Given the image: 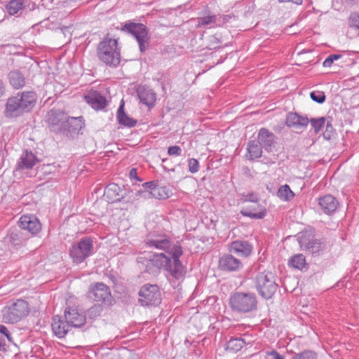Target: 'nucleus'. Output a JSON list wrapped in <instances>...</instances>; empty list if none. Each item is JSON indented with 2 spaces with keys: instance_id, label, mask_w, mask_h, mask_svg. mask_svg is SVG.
<instances>
[{
  "instance_id": "nucleus-48",
  "label": "nucleus",
  "mask_w": 359,
  "mask_h": 359,
  "mask_svg": "<svg viewBox=\"0 0 359 359\" xmlns=\"http://www.w3.org/2000/svg\"><path fill=\"white\" fill-rule=\"evenodd\" d=\"M129 176L131 179H135L137 181L141 182L142 180L137 176V170L136 168H133L130 170Z\"/></svg>"
},
{
  "instance_id": "nucleus-22",
  "label": "nucleus",
  "mask_w": 359,
  "mask_h": 359,
  "mask_svg": "<svg viewBox=\"0 0 359 359\" xmlns=\"http://www.w3.org/2000/svg\"><path fill=\"white\" fill-rule=\"evenodd\" d=\"M67 116V115L63 111H51L48 117L50 130L55 133H61L60 128H62Z\"/></svg>"
},
{
  "instance_id": "nucleus-9",
  "label": "nucleus",
  "mask_w": 359,
  "mask_h": 359,
  "mask_svg": "<svg viewBox=\"0 0 359 359\" xmlns=\"http://www.w3.org/2000/svg\"><path fill=\"white\" fill-rule=\"evenodd\" d=\"M139 302L143 306H157L161 302V294L157 285L146 284L139 291Z\"/></svg>"
},
{
  "instance_id": "nucleus-31",
  "label": "nucleus",
  "mask_w": 359,
  "mask_h": 359,
  "mask_svg": "<svg viewBox=\"0 0 359 359\" xmlns=\"http://www.w3.org/2000/svg\"><path fill=\"white\" fill-rule=\"evenodd\" d=\"M245 344H246V342L242 337L231 338L226 344V349L233 352H237L240 351Z\"/></svg>"
},
{
  "instance_id": "nucleus-12",
  "label": "nucleus",
  "mask_w": 359,
  "mask_h": 359,
  "mask_svg": "<svg viewBox=\"0 0 359 359\" xmlns=\"http://www.w3.org/2000/svg\"><path fill=\"white\" fill-rule=\"evenodd\" d=\"M64 318L72 327H80L86 322V315L76 306H68L65 310Z\"/></svg>"
},
{
  "instance_id": "nucleus-45",
  "label": "nucleus",
  "mask_w": 359,
  "mask_h": 359,
  "mask_svg": "<svg viewBox=\"0 0 359 359\" xmlns=\"http://www.w3.org/2000/svg\"><path fill=\"white\" fill-rule=\"evenodd\" d=\"M169 156H179L182 154V149L179 146H171L168 148Z\"/></svg>"
},
{
  "instance_id": "nucleus-29",
  "label": "nucleus",
  "mask_w": 359,
  "mask_h": 359,
  "mask_svg": "<svg viewBox=\"0 0 359 359\" xmlns=\"http://www.w3.org/2000/svg\"><path fill=\"white\" fill-rule=\"evenodd\" d=\"M117 119L121 125L133 127L136 125L137 121L129 117L123 110V103L120 105L117 111Z\"/></svg>"
},
{
  "instance_id": "nucleus-34",
  "label": "nucleus",
  "mask_w": 359,
  "mask_h": 359,
  "mask_svg": "<svg viewBox=\"0 0 359 359\" xmlns=\"http://www.w3.org/2000/svg\"><path fill=\"white\" fill-rule=\"evenodd\" d=\"M22 8V0H11L6 6L8 13L12 15L18 13Z\"/></svg>"
},
{
  "instance_id": "nucleus-50",
  "label": "nucleus",
  "mask_w": 359,
  "mask_h": 359,
  "mask_svg": "<svg viewBox=\"0 0 359 359\" xmlns=\"http://www.w3.org/2000/svg\"><path fill=\"white\" fill-rule=\"evenodd\" d=\"M332 129H333V128L332 126V121L330 120L327 119V122H326V130L330 131V130H332Z\"/></svg>"
},
{
  "instance_id": "nucleus-26",
  "label": "nucleus",
  "mask_w": 359,
  "mask_h": 359,
  "mask_svg": "<svg viewBox=\"0 0 359 359\" xmlns=\"http://www.w3.org/2000/svg\"><path fill=\"white\" fill-rule=\"evenodd\" d=\"M121 192V188L118 184L112 183L106 187L104 196L109 203H115L121 201L122 198Z\"/></svg>"
},
{
  "instance_id": "nucleus-47",
  "label": "nucleus",
  "mask_w": 359,
  "mask_h": 359,
  "mask_svg": "<svg viewBox=\"0 0 359 359\" xmlns=\"http://www.w3.org/2000/svg\"><path fill=\"white\" fill-rule=\"evenodd\" d=\"M268 355H271L274 359H284L283 356H282L277 351L272 350L271 351L266 352Z\"/></svg>"
},
{
  "instance_id": "nucleus-40",
  "label": "nucleus",
  "mask_w": 359,
  "mask_h": 359,
  "mask_svg": "<svg viewBox=\"0 0 359 359\" xmlns=\"http://www.w3.org/2000/svg\"><path fill=\"white\" fill-rule=\"evenodd\" d=\"M102 311L103 309L101 305L95 304L87 311V315L90 318L94 319L100 316Z\"/></svg>"
},
{
  "instance_id": "nucleus-35",
  "label": "nucleus",
  "mask_w": 359,
  "mask_h": 359,
  "mask_svg": "<svg viewBox=\"0 0 359 359\" xmlns=\"http://www.w3.org/2000/svg\"><path fill=\"white\" fill-rule=\"evenodd\" d=\"M218 17L216 15H208L198 18V26L212 25L217 21Z\"/></svg>"
},
{
  "instance_id": "nucleus-24",
  "label": "nucleus",
  "mask_w": 359,
  "mask_h": 359,
  "mask_svg": "<svg viewBox=\"0 0 359 359\" xmlns=\"http://www.w3.org/2000/svg\"><path fill=\"white\" fill-rule=\"evenodd\" d=\"M36 162V156L32 151L25 150L17 163L16 170L32 169Z\"/></svg>"
},
{
  "instance_id": "nucleus-15",
  "label": "nucleus",
  "mask_w": 359,
  "mask_h": 359,
  "mask_svg": "<svg viewBox=\"0 0 359 359\" xmlns=\"http://www.w3.org/2000/svg\"><path fill=\"white\" fill-rule=\"evenodd\" d=\"M302 249L309 251L313 255H319L325 249V244L313 238H309L306 236H302L299 239Z\"/></svg>"
},
{
  "instance_id": "nucleus-3",
  "label": "nucleus",
  "mask_w": 359,
  "mask_h": 359,
  "mask_svg": "<svg viewBox=\"0 0 359 359\" xmlns=\"http://www.w3.org/2000/svg\"><path fill=\"white\" fill-rule=\"evenodd\" d=\"M98 59L107 66L116 67L121 62V52L116 39L104 38L97 47Z\"/></svg>"
},
{
  "instance_id": "nucleus-4",
  "label": "nucleus",
  "mask_w": 359,
  "mask_h": 359,
  "mask_svg": "<svg viewBox=\"0 0 359 359\" xmlns=\"http://www.w3.org/2000/svg\"><path fill=\"white\" fill-rule=\"evenodd\" d=\"M29 313V304L23 299H17L7 304L1 310L2 322L11 324L18 323Z\"/></svg>"
},
{
  "instance_id": "nucleus-7",
  "label": "nucleus",
  "mask_w": 359,
  "mask_h": 359,
  "mask_svg": "<svg viewBox=\"0 0 359 359\" xmlns=\"http://www.w3.org/2000/svg\"><path fill=\"white\" fill-rule=\"evenodd\" d=\"M93 241L90 237L81 238L79 242L72 245L69 255L76 264L82 263L93 254Z\"/></svg>"
},
{
  "instance_id": "nucleus-21",
  "label": "nucleus",
  "mask_w": 359,
  "mask_h": 359,
  "mask_svg": "<svg viewBox=\"0 0 359 359\" xmlns=\"http://www.w3.org/2000/svg\"><path fill=\"white\" fill-rule=\"evenodd\" d=\"M229 250L238 256L248 257L252 251V246L248 241L237 240L230 243Z\"/></svg>"
},
{
  "instance_id": "nucleus-1",
  "label": "nucleus",
  "mask_w": 359,
  "mask_h": 359,
  "mask_svg": "<svg viewBox=\"0 0 359 359\" xmlns=\"http://www.w3.org/2000/svg\"><path fill=\"white\" fill-rule=\"evenodd\" d=\"M172 249V251L168 253V255L164 253H149L144 257L140 256L137 260L140 262L143 259H147L151 266L168 271L172 278L177 280H183L186 274V268L180 260L183 253L182 246L175 245Z\"/></svg>"
},
{
  "instance_id": "nucleus-42",
  "label": "nucleus",
  "mask_w": 359,
  "mask_h": 359,
  "mask_svg": "<svg viewBox=\"0 0 359 359\" xmlns=\"http://www.w3.org/2000/svg\"><path fill=\"white\" fill-rule=\"evenodd\" d=\"M341 57L342 55L341 54L330 55L323 61V66L324 67H330L332 66L334 61L341 58Z\"/></svg>"
},
{
  "instance_id": "nucleus-5",
  "label": "nucleus",
  "mask_w": 359,
  "mask_h": 359,
  "mask_svg": "<svg viewBox=\"0 0 359 359\" xmlns=\"http://www.w3.org/2000/svg\"><path fill=\"white\" fill-rule=\"evenodd\" d=\"M257 299L252 292H235L229 298V306L232 311L246 313L257 309Z\"/></svg>"
},
{
  "instance_id": "nucleus-38",
  "label": "nucleus",
  "mask_w": 359,
  "mask_h": 359,
  "mask_svg": "<svg viewBox=\"0 0 359 359\" xmlns=\"http://www.w3.org/2000/svg\"><path fill=\"white\" fill-rule=\"evenodd\" d=\"M290 359H317V355L312 351H304L300 353H294Z\"/></svg>"
},
{
  "instance_id": "nucleus-11",
  "label": "nucleus",
  "mask_w": 359,
  "mask_h": 359,
  "mask_svg": "<svg viewBox=\"0 0 359 359\" xmlns=\"http://www.w3.org/2000/svg\"><path fill=\"white\" fill-rule=\"evenodd\" d=\"M88 297L95 302L111 304L114 301L109 287L102 283L91 284L88 289Z\"/></svg>"
},
{
  "instance_id": "nucleus-18",
  "label": "nucleus",
  "mask_w": 359,
  "mask_h": 359,
  "mask_svg": "<svg viewBox=\"0 0 359 359\" xmlns=\"http://www.w3.org/2000/svg\"><path fill=\"white\" fill-rule=\"evenodd\" d=\"M51 327L54 334L60 339L63 338L72 327L69 323L60 316L53 317Z\"/></svg>"
},
{
  "instance_id": "nucleus-43",
  "label": "nucleus",
  "mask_w": 359,
  "mask_h": 359,
  "mask_svg": "<svg viewBox=\"0 0 359 359\" xmlns=\"http://www.w3.org/2000/svg\"><path fill=\"white\" fill-rule=\"evenodd\" d=\"M241 200L243 202H252L257 203L259 200L257 194L255 192H251L242 196Z\"/></svg>"
},
{
  "instance_id": "nucleus-28",
  "label": "nucleus",
  "mask_w": 359,
  "mask_h": 359,
  "mask_svg": "<svg viewBox=\"0 0 359 359\" xmlns=\"http://www.w3.org/2000/svg\"><path fill=\"white\" fill-rule=\"evenodd\" d=\"M241 214L243 216L250 217L255 219H263L266 215V211L265 208H262L259 205H257V208H254L252 210L249 208H245L241 210Z\"/></svg>"
},
{
  "instance_id": "nucleus-17",
  "label": "nucleus",
  "mask_w": 359,
  "mask_h": 359,
  "mask_svg": "<svg viewBox=\"0 0 359 359\" xmlns=\"http://www.w3.org/2000/svg\"><path fill=\"white\" fill-rule=\"evenodd\" d=\"M85 101L95 110H100L107 104L106 98L98 91L91 90L84 95Z\"/></svg>"
},
{
  "instance_id": "nucleus-13",
  "label": "nucleus",
  "mask_w": 359,
  "mask_h": 359,
  "mask_svg": "<svg viewBox=\"0 0 359 359\" xmlns=\"http://www.w3.org/2000/svg\"><path fill=\"white\" fill-rule=\"evenodd\" d=\"M317 201L320 211L327 215L334 214L339 205L338 200L331 194L318 197Z\"/></svg>"
},
{
  "instance_id": "nucleus-27",
  "label": "nucleus",
  "mask_w": 359,
  "mask_h": 359,
  "mask_svg": "<svg viewBox=\"0 0 359 359\" xmlns=\"http://www.w3.org/2000/svg\"><path fill=\"white\" fill-rule=\"evenodd\" d=\"M247 157L250 160H255L262 156V146L256 140H251L248 144Z\"/></svg>"
},
{
  "instance_id": "nucleus-46",
  "label": "nucleus",
  "mask_w": 359,
  "mask_h": 359,
  "mask_svg": "<svg viewBox=\"0 0 359 359\" xmlns=\"http://www.w3.org/2000/svg\"><path fill=\"white\" fill-rule=\"evenodd\" d=\"M0 338H2L4 341V338H7L9 341H11V338L8 329L1 324H0Z\"/></svg>"
},
{
  "instance_id": "nucleus-30",
  "label": "nucleus",
  "mask_w": 359,
  "mask_h": 359,
  "mask_svg": "<svg viewBox=\"0 0 359 359\" xmlns=\"http://www.w3.org/2000/svg\"><path fill=\"white\" fill-rule=\"evenodd\" d=\"M11 85L15 89L22 88L25 84L23 74L19 71H12L8 75Z\"/></svg>"
},
{
  "instance_id": "nucleus-44",
  "label": "nucleus",
  "mask_w": 359,
  "mask_h": 359,
  "mask_svg": "<svg viewBox=\"0 0 359 359\" xmlns=\"http://www.w3.org/2000/svg\"><path fill=\"white\" fill-rule=\"evenodd\" d=\"M189 171L191 173H196L199 170V163L196 158H190L188 161Z\"/></svg>"
},
{
  "instance_id": "nucleus-32",
  "label": "nucleus",
  "mask_w": 359,
  "mask_h": 359,
  "mask_svg": "<svg viewBox=\"0 0 359 359\" xmlns=\"http://www.w3.org/2000/svg\"><path fill=\"white\" fill-rule=\"evenodd\" d=\"M277 196L282 201H290L294 197V194L287 184H285L279 187Z\"/></svg>"
},
{
  "instance_id": "nucleus-19",
  "label": "nucleus",
  "mask_w": 359,
  "mask_h": 359,
  "mask_svg": "<svg viewBox=\"0 0 359 359\" xmlns=\"http://www.w3.org/2000/svg\"><path fill=\"white\" fill-rule=\"evenodd\" d=\"M275 135L268 129L262 128L259 130L257 136V142L266 151H271L275 144Z\"/></svg>"
},
{
  "instance_id": "nucleus-10",
  "label": "nucleus",
  "mask_w": 359,
  "mask_h": 359,
  "mask_svg": "<svg viewBox=\"0 0 359 359\" xmlns=\"http://www.w3.org/2000/svg\"><path fill=\"white\" fill-rule=\"evenodd\" d=\"M145 243L149 248L162 250L167 253H171L172 248L179 243H172L168 236L165 233H149L145 238Z\"/></svg>"
},
{
  "instance_id": "nucleus-49",
  "label": "nucleus",
  "mask_w": 359,
  "mask_h": 359,
  "mask_svg": "<svg viewBox=\"0 0 359 359\" xmlns=\"http://www.w3.org/2000/svg\"><path fill=\"white\" fill-rule=\"evenodd\" d=\"M5 92V86L1 79H0V97H1Z\"/></svg>"
},
{
  "instance_id": "nucleus-37",
  "label": "nucleus",
  "mask_w": 359,
  "mask_h": 359,
  "mask_svg": "<svg viewBox=\"0 0 359 359\" xmlns=\"http://www.w3.org/2000/svg\"><path fill=\"white\" fill-rule=\"evenodd\" d=\"M348 25L350 28L359 32V13L355 12L351 13L348 20Z\"/></svg>"
},
{
  "instance_id": "nucleus-16",
  "label": "nucleus",
  "mask_w": 359,
  "mask_h": 359,
  "mask_svg": "<svg viewBox=\"0 0 359 359\" xmlns=\"http://www.w3.org/2000/svg\"><path fill=\"white\" fill-rule=\"evenodd\" d=\"M19 225L20 228L28 231L32 234L38 233L41 229L39 220L33 215H22L19 219Z\"/></svg>"
},
{
  "instance_id": "nucleus-6",
  "label": "nucleus",
  "mask_w": 359,
  "mask_h": 359,
  "mask_svg": "<svg viewBox=\"0 0 359 359\" xmlns=\"http://www.w3.org/2000/svg\"><path fill=\"white\" fill-rule=\"evenodd\" d=\"M256 287L263 298L271 299L278 288L274 274L269 271L259 273L256 276Z\"/></svg>"
},
{
  "instance_id": "nucleus-8",
  "label": "nucleus",
  "mask_w": 359,
  "mask_h": 359,
  "mask_svg": "<svg viewBox=\"0 0 359 359\" xmlns=\"http://www.w3.org/2000/svg\"><path fill=\"white\" fill-rule=\"evenodd\" d=\"M123 29L127 31L135 38L141 53L147 50L150 37L146 25L142 23L128 22L125 24Z\"/></svg>"
},
{
  "instance_id": "nucleus-36",
  "label": "nucleus",
  "mask_w": 359,
  "mask_h": 359,
  "mask_svg": "<svg viewBox=\"0 0 359 359\" xmlns=\"http://www.w3.org/2000/svg\"><path fill=\"white\" fill-rule=\"evenodd\" d=\"M309 122L311 123L312 128L314 129L315 133L318 134L324 127L326 122V118L324 117H319L317 118H313L309 121Z\"/></svg>"
},
{
  "instance_id": "nucleus-20",
  "label": "nucleus",
  "mask_w": 359,
  "mask_h": 359,
  "mask_svg": "<svg viewBox=\"0 0 359 359\" xmlns=\"http://www.w3.org/2000/svg\"><path fill=\"white\" fill-rule=\"evenodd\" d=\"M286 125L294 129H302L306 128L309 120L307 116H302L296 112H290L287 114Z\"/></svg>"
},
{
  "instance_id": "nucleus-23",
  "label": "nucleus",
  "mask_w": 359,
  "mask_h": 359,
  "mask_svg": "<svg viewBox=\"0 0 359 359\" xmlns=\"http://www.w3.org/2000/svg\"><path fill=\"white\" fill-rule=\"evenodd\" d=\"M83 117L67 116L65 121L60 128L61 133H74L81 130L83 126Z\"/></svg>"
},
{
  "instance_id": "nucleus-2",
  "label": "nucleus",
  "mask_w": 359,
  "mask_h": 359,
  "mask_svg": "<svg viewBox=\"0 0 359 359\" xmlns=\"http://www.w3.org/2000/svg\"><path fill=\"white\" fill-rule=\"evenodd\" d=\"M36 94L34 91H23L9 97L6 104V115L18 117L29 111L36 102Z\"/></svg>"
},
{
  "instance_id": "nucleus-33",
  "label": "nucleus",
  "mask_w": 359,
  "mask_h": 359,
  "mask_svg": "<svg viewBox=\"0 0 359 359\" xmlns=\"http://www.w3.org/2000/svg\"><path fill=\"white\" fill-rule=\"evenodd\" d=\"M306 259L302 254H297L289 260V265L294 269L302 270L306 266Z\"/></svg>"
},
{
  "instance_id": "nucleus-14",
  "label": "nucleus",
  "mask_w": 359,
  "mask_h": 359,
  "mask_svg": "<svg viewBox=\"0 0 359 359\" xmlns=\"http://www.w3.org/2000/svg\"><path fill=\"white\" fill-rule=\"evenodd\" d=\"M219 269L224 271H236L243 267L240 259L236 258L231 254H224L219 259Z\"/></svg>"
},
{
  "instance_id": "nucleus-25",
  "label": "nucleus",
  "mask_w": 359,
  "mask_h": 359,
  "mask_svg": "<svg viewBox=\"0 0 359 359\" xmlns=\"http://www.w3.org/2000/svg\"><path fill=\"white\" fill-rule=\"evenodd\" d=\"M137 93L141 102L149 107L154 106L156 102V93L152 89L140 86L138 88Z\"/></svg>"
},
{
  "instance_id": "nucleus-39",
  "label": "nucleus",
  "mask_w": 359,
  "mask_h": 359,
  "mask_svg": "<svg viewBox=\"0 0 359 359\" xmlns=\"http://www.w3.org/2000/svg\"><path fill=\"white\" fill-rule=\"evenodd\" d=\"M143 187L150 190L149 192L145 193V196L147 195L156 196V194H160L161 189L157 187V182L155 181L145 182L143 184Z\"/></svg>"
},
{
  "instance_id": "nucleus-41",
  "label": "nucleus",
  "mask_w": 359,
  "mask_h": 359,
  "mask_svg": "<svg viewBox=\"0 0 359 359\" xmlns=\"http://www.w3.org/2000/svg\"><path fill=\"white\" fill-rule=\"evenodd\" d=\"M310 97L314 102L322 104L325 100V95L323 91H313L310 93Z\"/></svg>"
}]
</instances>
